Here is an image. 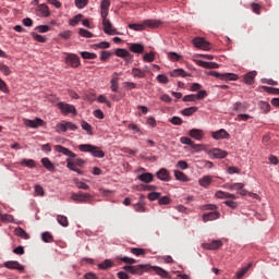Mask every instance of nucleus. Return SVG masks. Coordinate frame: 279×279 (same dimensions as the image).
Segmentation results:
<instances>
[{
    "mask_svg": "<svg viewBox=\"0 0 279 279\" xmlns=\"http://www.w3.org/2000/svg\"><path fill=\"white\" fill-rule=\"evenodd\" d=\"M118 260H121L122 263H125L126 266L123 267L124 271H129V274H132L133 276H143L145 271L149 269V265L140 264L136 265V259L132 257H118ZM136 265V266H132Z\"/></svg>",
    "mask_w": 279,
    "mask_h": 279,
    "instance_id": "1",
    "label": "nucleus"
},
{
    "mask_svg": "<svg viewBox=\"0 0 279 279\" xmlns=\"http://www.w3.org/2000/svg\"><path fill=\"white\" fill-rule=\"evenodd\" d=\"M162 25L160 20H146L142 24H129V29H134V32H143L146 27L150 29H156Z\"/></svg>",
    "mask_w": 279,
    "mask_h": 279,
    "instance_id": "2",
    "label": "nucleus"
},
{
    "mask_svg": "<svg viewBox=\"0 0 279 279\" xmlns=\"http://www.w3.org/2000/svg\"><path fill=\"white\" fill-rule=\"evenodd\" d=\"M80 151L92 154L95 158H104L106 156V153L101 150L97 146H93L90 144H81L78 145Z\"/></svg>",
    "mask_w": 279,
    "mask_h": 279,
    "instance_id": "3",
    "label": "nucleus"
},
{
    "mask_svg": "<svg viewBox=\"0 0 279 279\" xmlns=\"http://www.w3.org/2000/svg\"><path fill=\"white\" fill-rule=\"evenodd\" d=\"M83 165H86V161H84V159L82 158H68L66 159V167L68 169H70L71 171H75V173H78V175H83L84 171L80 170L77 167H82Z\"/></svg>",
    "mask_w": 279,
    "mask_h": 279,
    "instance_id": "4",
    "label": "nucleus"
},
{
    "mask_svg": "<svg viewBox=\"0 0 279 279\" xmlns=\"http://www.w3.org/2000/svg\"><path fill=\"white\" fill-rule=\"evenodd\" d=\"M71 199L77 204H87V202H93V195L81 191L78 193H72Z\"/></svg>",
    "mask_w": 279,
    "mask_h": 279,
    "instance_id": "5",
    "label": "nucleus"
},
{
    "mask_svg": "<svg viewBox=\"0 0 279 279\" xmlns=\"http://www.w3.org/2000/svg\"><path fill=\"white\" fill-rule=\"evenodd\" d=\"M245 184L243 183H226L225 184V189H227L228 191H236V193H239V195L245 196L247 195V190L244 189Z\"/></svg>",
    "mask_w": 279,
    "mask_h": 279,
    "instance_id": "6",
    "label": "nucleus"
},
{
    "mask_svg": "<svg viewBox=\"0 0 279 279\" xmlns=\"http://www.w3.org/2000/svg\"><path fill=\"white\" fill-rule=\"evenodd\" d=\"M193 45L197 49H203V51H210L211 44L208 43L203 37H196L193 39Z\"/></svg>",
    "mask_w": 279,
    "mask_h": 279,
    "instance_id": "7",
    "label": "nucleus"
},
{
    "mask_svg": "<svg viewBox=\"0 0 279 279\" xmlns=\"http://www.w3.org/2000/svg\"><path fill=\"white\" fill-rule=\"evenodd\" d=\"M214 77L222 80V82H236L239 80V76L234 73H219L217 71L214 72Z\"/></svg>",
    "mask_w": 279,
    "mask_h": 279,
    "instance_id": "8",
    "label": "nucleus"
},
{
    "mask_svg": "<svg viewBox=\"0 0 279 279\" xmlns=\"http://www.w3.org/2000/svg\"><path fill=\"white\" fill-rule=\"evenodd\" d=\"M58 108L61 110L62 114H77L75 106L65 102H59Z\"/></svg>",
    "mask_w": 279,
    "mask_h": 279,
    "instance_id": "9",
    "label": "nucleus"
},
{
    "mask_svg": "<svg viewBox=\"0 0 279 279\" xmlns=\"http://www.w3.org/2000/svg\"><path fill=\"white\" fill-rule=\"evenodd\" d=\"M3 267L7 269H14L16 271L23 272L25 271V266H23L21 263L16 260H9L3 264Z\"/></svg>",
    "mask_w": 279,
    "mask_h": 279,
    "instance_id": "10",
    "label": "nucleus"
},
{
    "mask_svg": "<svg viewBox=\"0 0 279 279\" xmlns=\"http://www.w3.org/2000/svg\"><path fill=\"white\" fill-rule=\"evenodd\" d=\"M102 27H104L105 34H108V36H114L119 34V32H117L114 26H112V22H110V20H104Z\"/></svg>",
    "mask_w": 279,
    "mask_h": 279,
    "instance_id": "11",
    "label": "nucleus"
},
{
    "mask_svg": "<svg viewBox=\"0 0 279 279\" xmlns=\"http://www.w3.org/2000/svg\"><path fill=\"white\" fill-rule=\"evenodd\" d=\"M23 122L27 128L33 129L43 128V125H45V121L40 118H36L35 120L24 119Z\"/></svg>",
    "mask_w": 279,
    "mask_h": 279,
    "instance_id": "12",
    "label": "nucleus"
},
{
    "mask_svg": "<svg viewBox=\"0 0 279 279\" xmlns=\"http://www.w3.org/2000/svg\"><path fill=\"white\" fill-rule=\"evenodd\" d=\"M65 63L73 69H77V66H80L81 64L80 57H77L76 54H68V57L65 58Z\"/></svg>",
    "mask_w": 279,
    "mask_h": 279,
    "instance_id": "13",
    "label": "nucleus"
},
{
    "mask_svg": "<svg viewBox=\"0 0 279 279\" xmlns=\"http://www.w3.org/2000/svg\"><path fill=\"white\" fill-rule=\"evenodd\" d=\"M54 150L58 151V154H63V156H68L69 158H76L77 155L73 151H71L69 148L62 146V145H56Z\"/></svg>",
    "mask_w": 279,
    "mask_h": 279,
    "instance_id": "14",
    "label": "nucleus"
},
{
    "mask_svg": "<svg viewBox=\"0 0 279 279\" xmlns=\"http://www.w3.org/2000/svg\"><path fill=\"white\" fill-rule=\"evenodd\" d=\"M213 138H215V141H221L222 138H230V133H228V131H226L225 129H220L216 132H214L211 134Z\"/></svg>",
    "mask_w": 279,
    "mask_h": 279,
    "instance_id": "15",
    "label": "nucleus"
},
{
    "mask_svg": "<svg viewBox=\"0 0 279 279\" xmlns=\"http://www.w3.org/2000/svg\"><path fill=\"white\" fill-rule=\"evenodd\" d=\"M223 245V242H221L220 240H214L209 243H204L203 247L204 250H219V247H221Z\"/></svg>",
    "mask_w": 279,
    "mask_h": 279,
    "instance_id": "16",
    "label": "nucleus"
},
{
    "mask_svg": "<svg viewBox=\"0 0 279 279\" xmlns=\"http://www.w3.org/2000/svg\"><path fill=\"white\" fill-rule=\"evenodd\" d=\"M221 214L219 211H210L203 215V221L206 223L208 221H215V219H219Z\"/></svg>",
    "mask_w": 279,
    "mask_h": 279,
    "instance_id": "17",
    "label": "nucleus"
},
{
    "mask_svg": "<svg viewBox=\"0 0 279 279\" xmlns=\"http://www.w3.org/2000/svg\"><path fill=\"white\" fill-rule=\"evenodd\" d=\"M209 155L214 158H226L228 156V151L222 150L221 148H213L209 150Z\"/></svg>",
    "mask_w": 279,
    "mask_h": 279,
    "instance_id": "18",
    "label": "nucleus"
},
{
    "mask_svg": "<svg viewBox=\"0 0 279 279\" xmlns=\"http://www.w3.org/2000/svg\"><path fill=\"white\" fill-rule=\"evenodd\" d=\"M157 178L158 180H161L162 182H169V180H171V175L169 174V170L161 168L158 172H157Z\"/></svg>",
    "mask_w": 279,
    "mask_h": 279,
    "instance_id": "19",
    "label": "nucleus"
},
{
    "mask_svg": "<svg viewBox=\"0 0 279 279\" xmlns=\"http://www.w3.org/2000/svg\"><path fill=\"white\" fill-rule=\"evenodd\" d=\"M189 136H191V138H195V141H202V138H204V131L199 129H192L189 131Z\"/></svg>",
    "mask_w": 279,
    "mask_h": 279,
    "instance_id": "20",
    "label": "nucleus"
},
{
    "mask_svg": "<svg viewBox=\"0 0 279 279\" xmlns=\"http://www.w3.org/2000/svg\"><path fill=\"white\" fill-rule=\"evenodd\" d=\"M149 269L155 271V274H157V276H160V278H166V279L171 278L169 276V272L167 270H165L163 268H160L159 266H153V267L149 266Z\"/></svg>",
    "mask_w": 279,
    "mask_h": 279,
    "instance_id": "21",
    "label": "nucleus"
},
{
    "mask_svg": "<svg viewBox=\"0 0 279 279\" xmlns=\"http://www.w3.org/2000/svg\"><path fill=\"white\" fill-rule=\"evenodd\" d=\"M116 56L118 58H125V60H132V54L130 53V51L123 48H118L116 50Z\"/></svg>",
    "mask_w": 279,
    "mask_h": 279,
    "instance_id": "22",
    "label": "nucleus"
},
{
    "mask_svg": "<svg viewBox=\"0 0 279 279\" xmlns=\"http://www.w3.org/2000/svg\"><path fill=\"white\" fill-rule=\"evenodd\" d=\"M137 179L141 182H145L146 184H149V182H154V174H151L150 172H145L140 174Z\"/></svg>",
    "mask_w": 279,
    "mask_h": 279,
    "instance_id": "23",
    "label": "nucleus"
},
{
    "mask_svg": "<svg viewBox=\"0 0 279 279\" xmlns=\"http://www.w3.org/2000/svg\"><path fill=\"white\" fill-rule=\"evenodd\" d=\"M211 182H213V177H210V175H205L198 180L199 186H203L204 189H208V186H210Z\"/></svg>",
    "mask_w": 279,
    "mask_h": 279,
    "instance_id": "24",
    "label": "nucleus"
},
{
    "mask_svg": "<svg viewBox=\"0 0 279 279\" xmlns=\"http://www.w3.org/2000/svg\"><path fill=\"white\" fill-rule=\"evenodd\" d=\"M256 77V72L255 71H252V72H248L247 74L244 75V84H247L248 86H252V84H254V80Z\"/></svg>",
    "mask_w": 279,
    "mask_h": 279,
    "instance_id": "25",
    "label": "nucleus"
},
{
    "mask_svg": "<svg viewBox=\"0 0 279 279\" xmlns=\"http://www.w3.org/2000/svg\"><path fill=\"white\" fill-rule=\"evenodd\" d=\"M37 12L39 13V16H44V17H47L51 14L49 12V7H47V4H39L37 8Z\"/></svg>",
    "mask_w": 279,
    "mask_h": 279,
    "instance_id": "26",
    "label": "nucleus"
},
{
    "mask_svg": "<svg viewBox=\"0 0 279 279\" xmlns=\"http://www.w3.org/2000/svg\"><path fill=\"white\" fill-rule=\"evenodd\" d=\"M130 51H132V53H143L145 46H143V44H131Z\"/></svg>",
    "mask_w": 279,
    "mask_h": 279,
    "instance_id": "27",
    "label": "nucleus"
},
{
    "mask_svg": "<svg viewBox=\"0 0 279 279\" xmlns=\"http://www.w3.org/2000/svg\"><path fill=\"white\" fill-rule=\"evenodd\" d=\"M198 65L203 69H219V63L215 62L198 61Z\"/></svg>",
    "mask_w": 279,
    "mask_h": 279,
    "instance_id": "28",
    "label": "nucleus"
},
{
    "mask_svg": "<svg viewBox=\"0 0 279 279\" xmlns=\"http://www.w3.org/2000/svg\"><path fill=\"white\" fill-rule=\"evenodd\" d=\"M174 178L175 180H179V182H189V177L180 170H174Z\"/></svg>",
    "mask_w": 279,
    "mask_h": 279,
    "instance_id": "29",
    "label": "nucleus"
},
{
    "mask_svg": "<svg viewBox=\"0 0 279 279\" xmlns=\"http://www.w3.org/2000/svg\"><path fill=\"white\" fill-rule=\"evenodd\" d=\"M41 165H44L45 169H47L48 171H53L56 169L51 160H49V158L47 157L41 159Z\"/></svg>",
    "mask_w": 279,
    "mask_h": 279,
    "instance_id": "30",
    "label": "nucleus"
},
{
    "mask_svg": "<svg viewBox=\"0 0 279 279\" xmlns=\"http://www.w3.org/2000/svg\"><path fill=\"white\" fill-rule=\"evenodd\" d=\"M197 110H198L197 107H190V108L183 109L181 113L183 114V117H193V114H195Z\"/></svg>",
    "mask_w": 279,
    "mask_h": 279,
    "instance_id": "31",
    "label": "nucleus"
},
{
    "mask_svg": "<svg viewBox=\"0 0 279 279\" xmlns=\"http://www.w3.org/2000/svg\"><path fill=\"white\" fill-rule=\"evenodd\" d=\"M57 221L63 228H69V218H66V216L58 215Z\"/></svg>",
    "mask_w": 279,
    "mask_h": 279,
    "instance_id": "32",
    "label": "nucleus"
},
{
    "mask_svg": "<svg viewBox=\"0 0 279 279\" xmlns=\"http://www.w3.org/2000/svg\"><path fill=\"white\" fill-rule=\"evenodd\" d=\"M171 77H186V72L183 69H177L170 72Z\"/></svg>",
    "mask_w": 279,
    "mask_h": 279,
    "instance_id": "33",
    "label": "nucleus"
},
{
    "mask_svg": "<svg viewBox=\"0 0 279 279\" xmlns=\"http://www.w3.org/2000/svg\"><path fill=\"white\" fill-rule=\"evenodd\" d=\"M15 234L21 239H25V240L29 239V234H27V232L21 227L15 229Z\"/></svg>",
    "mask_w": 279,
    "mask_h": 279,
    "instance_id": "34",
    "label": "nucleus"
},
{
    "mask_svg": "<svg viewBox=\"0 0 279 279\" xmlns=\"http://www.w3.org/2000/svg\"><path fill=\"white\" fill-rule=\"evenodd\" d=\"M258 106H259L260 110L263 112H265V114H267V112H270V110H271V105H269V102H267V101H259Z\"/></svg>",
    "mask_w": 279,
    "mask_h": 279,
    "instance_id": "35",
    "label": "nucleus"
},
{
    "mask_svg": "<svg viewBox=\"0 0 279 279\" xmlns=\"http://www.w3.org/2000/svg\"><path fill=\"white\" fill-rule=\"evenodd\" d=\"M81 126L89 136H93V126L88 122L82 121Z\"/></svg>",
    "mask_w": 279,
    "mask_h": 279,
    "instance_id": "36",
    "label": "nucleus"
},
{
    "mask_svg": "<svg viewBox=\"0 0 279 279\" xmlns=\"http://www.w3.org/2000/svg\"><path fill=\"white\" fill-rule=\"evenodd\" d=\"M81 56L84 60H95L97 58V53L88 51L81 52Z\"/></svg>",
    "mask_w": 279,
    "mask_h": 279,
    "instance_id": "37",
    "label": "nucleus"
},
{
    "mask_svg": "<svg viewBox=\"0 0 279 279\" xmlns=\"http://www.w3.org/2000/svg\"><path fill=\"white\" fill-rule=\"evenodd\" d=\"M111 90H112V93H117V90H119V76H112Z\"/></svg>",
    "mask_w": 279,
    "mask_h": 279,
    "instance_id": "38",
    "label": "nucleus"
},
{
    "mask_svg": "<svg viewBox=\"0 0 279 279\" xmlns=\"http://www.w3.org/2000/svg\"><path fill=\"white\" fill-rule=\"evenodd\" d=\"M130 252L131 254H134V256H145L146 254L145 248H138V247H132Z\"/></svg>",
    "mask_w": 279,
    "mask_h": 279,
    "instance_id": "39",
    "label": "nucleus"
},
{
    "mask_svg": "<svg viewBox=\"0 0 279 279\" xmlns=\"http://www.w3.org/2000/svg\"><path fill=\"white\" fill-rule=\"evenodd\" d=\"M93 49H110V43L101 41L99 44H94Z\"/></svg>",
    "mask_w": 279,
    "mask_h": 279,
    "instance_id": "40",
    "label": "nucleus"
},
{
    "mask_svg": "<svg viewBox=\"0 0 279 279\" xmlns=\"http://www.w3.org/2000/svg\"><path fill=\"white\" fill-rule=\"evenodd\" d=\"M132 75L133 77H140V78H143L145 77V72L138 68H133L132 69Z\"/></svg>",
    "mask_w": 279,
    "mask_h": 279,
    "instance_id": "41",
    "label": "nucleus"
},
{
    "mask_svg": "<svg viewBox=\"0 0 279 279\" xmlns=\"http://www.w3.org/2000/svg\"><path fill=\"white\" fill-rule=\"evenodd\" d=\"M111 56H112V52H110V51H107V50L100 51V60H101V62H108V60H110Z\"/></svg>",
    "mask_w": 279,
    "mask_h": 279,
    "instance_id": "42",
    "label": "nucleus"
},
{
    "mask_svg": "<svg viewBox=\"0 0 279 279\" xmlns=\"http://www.w3.org/2000/svg\"><path fill=\"white\" fill-rule=\"evenodd\" d=\"M251 267H252V264H248L247 266H245L241 270H239L238 274H236V278L238 279L243 278V276H245V274H247V271H250Z\"/></svg>",
    "mask_w": 279,
    "mask_h": 279,
    "instance_id": "43",
    "label": "nucleus"
},
{
    "mask_svg": "<svg viewBox=\"0 0 279 279\" xmlns=\"http://www.w3.org/2000/svg\"><path fill=\"white\" fill-rule=\"evenodd\" d=\"M21 165H23L24 167H28V169H34V167H36V161H34L33 159H23Z\"/></svg>",
    "mask_w": 279,
    "mask_h": 279,
    "instance_id": "44",
    "label": "nucleus"
},
{
    "mask_svg": "<svg viewBox=\"0 0 279 279\" xmlns=\"http://www.w3.org/2000/svg\"><path fill=\"white\" fill-rule=\"evenodd\" d=\"M41 239H43L44 243H53V235H51L47 231L41 234Z\"/></svg>",
    "mask_w": 279,
    "mask_h": 279,
    "instance_id": "45",
    "label": "nucleus"
},
{
    "mask_svg": "<svg viewBox=\"0 0 279 279\" xmlns=\"http://www.w3.org/2000/svg\"><path fill=\"white\" fill-rule=\"evenodd\" d=\"M80 36H82L83 38H94L95 35H93L92 32L84 29V28H80L78 31Z\"/></svg>",
    "mask_w": 279,
    "mask_h": 279,
    "instance_id": "46",
    "label": "nucleus"
},
{
    "mask_svg": "<svg viewBox=\"0 0 279 279\" xmlns=\"http://www.w3.org/2000/svg\"><path fill=\"white\" fill-rule=\"evenodd\" d=\"M158 204L159 206H169V204H171V198L169 196L159 197Z\"/></svg>",
    "mask_w": 279,
    "mask_h": 279,
    "instance_id": "47",
    "label": "nucleus"
},
{
    "mask_svg": "<svg viewBox=\"0 0 279 279\" xmlns=\"http://www.w3.org/2000/svg\"><path fill=\"white\" fill-rule=\"evenodd\" d=\"M0 71L3 73V75H12V70H10V66L7 64L0 63Z\"/></svg>",
    "mask_w": 279,
    "mask_h": 279,
    "instance_id": "48",
    "label": "nucleus"
},
{
    "mask_svg": "<svg viewBox=\"0 0 279 279\" xmlns=\"http://www.w3.org/2000/svg\"><path fill=\"white\" fill-rule=\"evenodd\" d=\"M168 58H169V60H171V62H180V60L182 59V56H180L175 52H169Z\"/></svg>",
    "mask_w": 279,
    "mask_h": 279,
    "instance_id": "49",
    "label": "nucleus"
},
{
    "mask_svg": "<svg viewBox=\"0 0 279 279\" xmlns=\"http://www.w3.org/2000/svg\"><path fill=\"white\" fill-rule=\"evenodd\" d=\"M31 36L36 40L37 43H47V38L43 35H38L36 33H31Z\"/></svg>",
    "mask_w": 279,
    "mask_h": 279,
    "instance_id": "50",
    "label": "nucleus"
},
{
    "mask_svg": "<svg viewBox=\"0 0 279 279\" xmlns=\"http://www.w3.org/2000/svg\"><path fill=\"white\" fill-rule=\"evenodd\" d=\"M99 269H110L112 267V260L106 259L105 262L98 265Z\"/></svg>",
    "mask_w": 279,
    "mask_h": 279,
    "instance_id": "51",
    "label": "nucleus"
},
{
    "mask_svg": "<svg viewBox=\"0 0 279 279\" xmlns=\"http://www.w3.org/2000/svg\"><path fill=\"white\" fill-rule=\"evenodd\" d=\"M160 192H150L147 196L149 202H156V199H160Z\"/></svg>",
    "mask_w": 279,
    "mask_h": 279,
    "instance_id": "52",
    "label": "nucleus"
},
{
    "mask_svg": "<svg viewBox=\"0 0 279 279\" xmlns=\"http://www.w3.org/2000/svg\"><path fill=\"white\" fill-rule=\"evenodd\" d=\"M263 90H265V93H269L270 95H279V88L263 86Z\"/></svg>",
    "mask_w": 279,
    "mask_h": 279,
    "instance_id": "53",
    "label": "nucleus"
},
{
    "mask_svg": "<svg viewBox=\"0 0 279 279\" xmlns=\"http://www.w3.org/2000/svg\"><path fill=\"white\" fill-rule=\"evenodd\" d=\"M35 29H37V32H39V34H47V32L51 31V27L48 25H39Z\"/></svg>",
    "mask_w": 279,
    "mask_h": 279,
    "instance_id": "54",
    "label": "nucleus"
},
{
    "mask_svg": "<svg viewBox=\"0 0 279 279\" xmlns=\"http://www.w3.org/2000/svg\"><path fill=\"white\" fill-rule=\"evenodd\" d=\"M223 204L229 208H232V210H236V208H239V203L234 201H225Z\"/></svg>",
    "mask_w": 279,
    "mask_h": 279,
    "instance_id": "55",
    "label": "nucleus"
},
{
    "mask_svg": "<svg viewBox=\"0 0 279 279\" xmlns=\"http://www.w3.org/2000/svg\"><path fill=\"white\" fill-rule=\"evenodd\" d=\"M75 5L78 10H83V8L88 5V0H75Z\"/></svg>",
    "mask_w": 279,
    "mask_h": 279,
    "instance_id": "56",
    "label": "nucleus"
},
{
    "mask_svg": "<svg viewBox=\"0 0 279 279\" xmlns=\"http://www.w3.org/2000/svg\"><path fill=\"white\" fill-rule=\"evenodd\" d=\"M133 207L136 213H145V204H143L142 202L133 205Z\"/></svg>",
    "mask_w": 279,
    "mask_h": 279,
    "instance_id": "57",
    "label": "nucleus"
},
{
    "mask_svg": "<svg viewBox=\"0 0 279 279\" xmlns=\"http://www.w3.org/2000/svg\"><path fill=\"white\" fill-rule=\"evenodd\" d=\"M144 60H145V62H154V60H156V53L148 52V53L144 54Z\"/></svg>",
    "mask_w": 279,
    "mask_h": 279,
    "instance_id": "58",
    "label": "nucleus"
},
{
    "mask_svg": "<svg viewBox=\"0 0 279 279\" xmlns=\"http://www.w3.org/2000/svg\"><path fill=\"white\" fill-rule=\"evenodd\" d=\"M84 15H82V14H77L76 16H74L71 21H70V25L72 26V27H75V25H77V23H80V21H82V17H83Z\"/></svg>",
    "mask_w": 279,
    "mask_h": 279,
    "instance_id": "59",
    "label": "nucleus"
},
{
    "mask_svg": "<svg viewBox=\"0 0 279 279\" xmlns=\"http://www.w3.org/2000/svg\"><path fill=\"white\" fill-rule=\"evenodd\" d=\"M157 82H159V84H169V77L165 74H159L157 76Z\"/></svg>",
    "mask_w": 279,
    "mask_h": 279,
    "instance_id": "60",
    "label": "nucleus"
},
{
    "mask_svg": "<svg viewBox=\"0 0 279 279\" xmlns=\"http://www.w3.org/2000/svg\"><path fill=\"white\" fill-rule=\"evenodd\" d=\"M194 151H204L205 147L202 144H195L192 142V145L190 146Z\"/></svg>",
    "mask_w": 279,
    "mask_h": 279,
    "instance_id": "61",
    "label": "nucleus"
},
{
    "mask_svg": "<svg viewBox=\"0 0 279 279\" xmlns=\"http://www.w3.org/2000/svg\"><path fill=\"white\" fill-rule=\"evenodd\" d=\"M250 119H252L250 114L241 113V114H238V117L235 118V121H250Z\"/></svg>",
    "mask_w": 279,
    "mask_h": 279,
    "instance_id": "62",
    "label": "nucleus"
},
{
    "mask_svg": "<svg viewBox=\"0 0 279 279\" xmlns=\"http://www.w3.org/2000/svg\"><path fill=\"white\" fill-rule=\"evenodd\" d=\"M100 10H110V0H102L100 3Z\"/></svg>",
    "mask_w": 279,
    "mask_h": 279,
    "instance_id": "63",
    "label": "nucleus"
},
{
    "mask_svg": "<svg viewBox=\"0 0 279 279\" xmlns=\"http://www.w3.org/2000/svg\"><path fill=\"white\" fill-rule=\"evenodd\" d=\"M56 130L57 132H66V122L57 124Z\"/></svg>",
    "mask_w": 279,
    "mask_h": 279,
    "instance_id": "64",
    "label": "nucleus"
}]
</instances>
